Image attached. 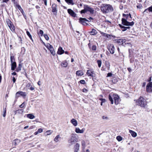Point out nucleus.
Instances as JSON below:
<instances>
[{"mask_svg":"<svg viewBox=\"0 0 152 152\" xmlns=\"http://www.w3.org/2000/svg\"><path fill=\"white\" fill-rule=\"evenodd\" d=\"M119 26L120 27V28H122L123 29H122V31H126V30H127V29L126 28H124V27H126L123 26H122L120 24H119Z\"/></svg>","mask_w":152,"mask_h":152,"instance_id":"nucleus-33","label":"nucleus"},{"mask_svg":"<svg viewBox=\"0 0 152 152\" xmlns=\"http://www.w3.org/2000/svg\"><path fill=\"white\" fill-rule=\"evenodd\" d=\"M86 22H89V21L84 18H80L79 19V22L83 25H86L88 24Z\"/></svg>","mask_w":152,"mask_h":152,"instance_id":"nucleus-8","label":"nucleus"},{"mask_svg":"<svg viewBox=\"0 0 152 152\" xmlns=\"http://www.w3.org/2000/svg\"><path fill=\"white\" fill-rule=\"evenodd\" d=\"M106 69H104L103 68H102V70H104V71H106V70H108L110 69V65L109 64V63L108 62H106Z\"/></svg>","mask_w":152,"mask_h":152,"instance_id":"nucleus-16","label":"nucleus"},{"mask_svg":"<svg viewBox=\"0 0 152 152\" xmlns=\"http://www.w3.org/2000/svg\"><path fill=\"white\" fill-rule=\"evenodd\" d=\"M80 82L81 84H84L85 83V81L84 80H81L80 81Z\"/></svg>","mask_w":152,"mask_h":152,"instance_id":"nucleus-46","label":"nucleus"},{"mask_svg":"<svg viewBox=\"0 0 152 152\" xmlns=\"http://www.w3.org/2000/svg\"><path fill=\"white\" fill-rule=\"evenodd\" d=\"M39 33L41 36H42L43 34V31L42 30H40L39 31Z\"/></svg>","mask_w":152,"mask_h":152,"instance_id":"nucleus-50","label":"nucleus"},{"mask_svg":"<svg viewBox=\"0 0 152 152\" xmlns=\"http://www.w3.org/2000/svg\"><path fill=\"white\" fill-rule=\"evenodd\" d=\"M68 12V13L70 14L71 16L73 17H75L76 16V14L75 13V12L71 9H69L67 10Z\"/></svg>","mask_w":152,"mask_h":152,"instance_id":"nucleus-14","label":"nucleus"},{"mask_svg":"<svg viewBox=\"0 0 152 152\" xmlns=\"http://www.w3.org/2000/svg\"><path fill=\"white\" fill-rule=\"evenodd\" d=\"M44 1V4H45V5L46 6L47 5V0H45V1Z\"/></svg>","mask_w":152,"mask_h":152,"instance_id":"nucleus-58","label":"nucleus"},{"mask_svg":"<svg viewBox=\"0 0 152 152\" xmlns=\"http://www.w3.org/2000/svg\"><path fill=\"white\" fill-rule=\"evenodd\" d=\"M47 47L48 48V49L50 50L51 49H52L53 48L52 46L50 44H48L47 45Z\"/></svg>","mask_w":152,"mask_h":152,"instance_id":"nucleus-42","label":"nucleus"},{"mask_svg":"<svg viewBox=\"0 0 152 152\" xmlns=\"http://www.w3.org/2000/svg\"><path fill=\"white\" fill-rule=\"evenodd\" d=\"M116 139L118 141H120L122 140V138L120 136H118Z\"/></svg>","mask_w":152,"mask_h":152,"instance_id":"nucleus-39","label":"nucleus"},{"mask_svg":"<svg viewBox=\"0 0 152 152\" xmlns=\"http://www.w3.org/2000/svg\"><path fill=\"white\" fill-rule=\"evenodd\" d=\"M76 75L78 76H82L83 75V72L81 70L77 71L76 72Z\"/></svg>","mask_w":152,"mask_h":152,"instance_id":"nucleus-23","label":"nucleus"},{"mask_svg":"<svg viewBox=\"0 0 152 152\" xmlns=\"http://www.w3.org/2000/svg\"><path fill=\"white\" fill-rule=\"evenodd\" d=\"M100 9L103 13L111 12L113 10V8L111 5L107 4H102L101 6Z\"/></svg>","mask_w":152,"mask_h":152,"instance_id":"nucleus-1","label":"nucleus"},{"mask_svg":"<svg viewBox=\"0 0 152 152\" xmlns=\"http://www.w3.org/2000/svg\"><path fill=\"white\" fill-rule=\"evenodd\" d=\"M21 142V140L18 139H16L14 140L13 141V143L14 145L15 146H16L17 145V142L20 143Z\"/></svg>","mask_w":152,"mask_h":152,"instance_id":"nucleus-25","label":"nucleus"},{"mask_svg":"<svg viewBox=\"0 0 152 152\" xmlns=\"http://www.w3.org/2000/svg\"><path fill=\"white\" fill-rule=\"evenodd\" d=\"M99 99L101 101V105H102V103H104L105 102L106 100L105 99H102L101 98H99Z\"/></svg>","mask_w":152,"mask_h":152,"instance_id":"nucleus-34","label":"nucleus"},{"mask_svg":"<svg viewBox=\"0 0 152 152\" xmlns=\"http://www.w3.org/2000/svg\"><path fill=\"white\" fill-rule=\"evenodd\" d=\"M136 104L141 107H145L147 104L145 100L142 97H140L136 102Z\"/></svg>","mask_w":152,"mask_h":152,"instance_id":"nucleus-4","label":"nucleus"},{"mask_svg":"<svg viewBox=\"0 0 152 152\" xmlns=\"http://www.w3.org/2000/svg\"><path fill=\"white\" fill-rule=\"evenodd\" d=\"M108 49L111 54H113L115 52V48L113 45L110 44L108 46Z\"/></svg>","mask_w":152,"mask_h":152,"instance_id":"nucleus-7","label":"nucleus"},{"mask_svg":"<svg viewBox=\"0 0 152 152\" xmlns=\"http://www.w3.org/2000/svg\"><path fill=\"white\" fill-rule=\"evenodd\" d=\"M11 63V69L14 70L15 69L16 66V63L15 62H14Z\"/></svg>","mask_w":152,"mask_h":152,"instance_id":"nucleus-21","label":"nucleus"},{"mask_svg":"<svg viewBox=\"0 0 152 152\" xmlns=\"http://www.w3.org/2000/svg\"><path fill=\"white\" fill-rule=\"evenodd\" d=\"M88 12H89L91 13H93L94 10L87 5H84V9L80 11V13L81 14L84 13Z\"/></svg>","mask_w":152,"mask_h":152,"instance_id":"nucleus-5","label":"nucleus"},{"mask_svg":"<svg viewBox=\"0 0 152 152\" xmlns=\"http://www.w3.org/2000/svg\"><path fill=\"white\" fill-rule=\"evenodd\" d=\"M9 27L11 31H14L15 30L14 26L12 24L10 26H9Z\"/></svg>","mask_w":152,"mask_h":152,"instance_id":"nucleus-32","label":"nucleus"},{"mask_svg":"<svg viewBox=\"0 0 152 152\" xmlns=\"http://www.w3.org/2000/svg\"><path fill=\"white\" fill-rule=\"evenodd\" d=\"M123 6H122V5H120V8L121 9V10H122L123 9Z\"/></svg>","mask_w":152,"mask_h":152,"instance_id":"nucleus-62","label":"nucleus"},{"mask_svg":"<svg viewBox=\"0 0 152 152\" xmlns=\"http://www.w3.org/2000/svg\"><path fill=\"white\" fill-rule=\"evenodd\" d=\"M123 16L126 18V19L122 18L121 20L122 23L123 25L126 26H132L134 24V22H129L127 20L128 19L129 15L124 14H123Z\"/></svg>","mask_w":152,"mask_h":152,"instance_id":"nucleus-3","label":"nucleus"},{"mask_svg":"<svg viewBox=\"0 0 152 152\" xmlns=\"http://www.w3.org/2000/svg\"><path fill=\"white\" fill-rule=\"evenodd\" d=\"M101 3V2H100V1H97V4H96V5L97 4L98 6L99 7H100L102 5H100Z\"/></svg>","mask_w":152,"mask_h":152,"instance_id":"nucleus-48","label":"nucleus"},{"mask_svg":"<svg viewBox=\"0 0 152 152\" xmlns=\"http://www.w3.org/2000/svg\"><path fill=\"white\" fill-rule=\"evenodd\" d=\"M4 111H3V116L4 117H5L6 116V108L3 109Z\"/></svg>","mask_w":152,"mask_h":152,"instance_id":"nucleus-41","label":"nucleus"},{"mask_svg":"<svg viewBox=\"0 0 152 152\" xmlns=\"http://www.w3.org/2000/svg\"><path fill=\"white\" fill-rule=\"evenodd\" d=\"M81 143L83 151H84V149L86 145L85 142L84 140H83L81 141Z\"/></svg>","mask_w":152,"mask_h":152,"instance_id":"nucleus-26","label":"nucleus"},{"mask_svg":"<svg viewBox=\"0 0 152 152\" xmlns=\"http://www.w3.org/2000/svg\"><path fill=\"white\" fill-rule=\"evenodd\" d=\"M71 123L75 126H76L77 125V121L75 119H72L70 121Z\"/></svg>","mask_w":152,"mask_h":152,"instance_id":"nucleus-19","label":"nucleus"},{"mask_svg":"<svg viewBox=\"0 0 152 152\" xmlns=\"http://www.w3.org/2000/svg\"><path fill=\"white\" fill-rule=\"evenodd\" d=\"M113 98L114 100L115 104L117 105L121 101V100L119 96L117 94L109 95V99L111 103L112 104H113Z\"/></svg>","mask_w":152,"mask_h":152,"instance_id":"nucleus-2","label":"nucleus"},{"mask_svg":"<svg viewBox=\"0 0 152 152\" xmlns=\"http://www.w3.org/2000/svg\"><path fill=\"white\" fill-rule=\"evenodd\" d=\"M102 118L103 119H108V117H107V116H102Z\"/></svg>","mask_w":152,"mask_h":152,"instance_id":"nucleus-53","label":"nucleus"},{"mask_svg":"<svg viewBox=\"0 0 152 152\" xmlns=\"http://www.w3.org/2000/svg\"><path fill=\"white\" fill-rule=\"evenodd\" d=\"M12 75H16V73L15 72H14L12 73Z\"/></svg>","mask_w":152,"mask_h":152,"instance_id":"nucleus-59","label":"nucleus"},{"mask_svg":"<svg viewBox=\"0 0 152 152\" xmlns=\"http://www.w3.org/2000/svg\"><path fill=\"white\" fill-rule=\"evenodd\" d=\"M26 87L31 91H33L34 90V88L32 86L30 83H27L26 85Z\"/></svg>","mask_w":152,"mask_h":152,"instance_id":"nucleus-15","label":"nucleus"},{"mask_svg":"<svg viewBox=\"0 0 152 152\" xmlns=\"http://www.w3.org/2000/svg\"><path fill=\"white\" fill-rule=\"evenodd\" d=\"M3 0V2H5V3H7L9 1V0Z\"/></svg>","mask_w":152,"mask_h":152,"instance_id":"nucleus-56","label":"nucleus"},{"mask_svg":"<svg viewBox=\"0 0 152 152\" xmlns=\"http://www.w3.org/2000/svg\"><path fill=\"white\" fill-rule=\"evenodd\" d=\"M106 36L107 38H109L110 37V35L109 34H106Z\"/></svg>","mask_w":152,"mask_h":152,"instance_id":"nucleus-60","label":"nucleus"},{"mask_svg":"<svg viewBox=\"0 0 152 152\" xmlns=\"http://www.w3.org/2000/svg\"><path fill=\"white\" fill-rule=\"evenodd\" d=\"M123 42H121V43H122V44H123L124 43L125 41H126V40L125 39H123Z\"/></svg>","mask_w":152,"mask_h":152,"instance_id":"nucleus-63","label":"nucleus"},{"mask_svg":"<svg viewBox=\"0 0 152 152\" xmlns=\"http://www.w3.org/2000/svg\"><path fill=\"white\" fill-rule=\"evenodd\" d=\"M22 65L21 64H19L18 67L16 69V71L18 72L21 70Z\"/></svg>","mask_w":152,"mask_h":152,"instance_id":"nucleus-29","label":"nucleus"},{"mask_svg":"<svg viewBox=\"0 0 152 152\" xmlns=\"http://www.w3.org/2000/svg\"><path fill=\"white\" fill-rule=\"evenodd\" d=\"M130 27L129 26L128 27H124V28H126V29H130Z\"/></svg>","mask_w":152,"mask_h":152,"instance_id":"nucleus-57","label":"nucleus"},{"mask_svg":"<svg viewBox=\"0 0 152 152\" xmlns=\"http://www.w3.org/2000/svg\"><path fill=\"white\" fill-rule=\"evenodd\" d=\"M27 118H29L30 119H33L35 118L34 115H33L32 114H29L26 115Z\"/></svg>","mask_w":152,"mask_h":152,"instance_id":"nucleus-22","label":"nucleus"},{"mask_svg":"<svg viewBox=\"0 0 152 152\" xmlns=\"http://www.w3.org/2000/svg\"><path fill=\"white\" fill-rule=\"evenodd\" d=\"M76 135L75 134H71V137L69 138L68 141L69 145H73L77 142V139L76 137Z\"/></svg>","mask_w":152,"mask_h":152,"instance_id":"nucleus-6","label":"nucleus"},{"mask_svg":"<svg viewBox=\"0 0 152 152\" xmlns=\"http://www.w3.org/2000/svg\"><path fill=\"white\" fill-rule=\"evenodd\" d=\"M85 130V129L83 128L80 129L79 128L76 127L75 129V132L77 133H83Z\"/></svg>","mask_w":152,"mask_h":152,"instance_id":"nucleus-12","label":"nucleus"},{"mask_svg":"<svg viewBox=\"0 0 152 152\" xmlns=\"http://www.w3.org/2000/svg\"><path fill=\"white\" fill-rule=\"evenodd\" d=\"M43 129L42 128L39 129L38 130L37 132L38 133H41L43 132Z\"/></svg>","mask_w":152,"mask_h":152,"instance_id":"nucleus-45","label":"nucleus"},{"mask_svg":"<svg viewBox=\"0 0 152 152\" xmlns=\"http://www.w3.org/2000/svg\"><path fill=\"white\" fill-rule=\"evenodd\" d=\"M86 74L88 76L93 77L94 75V72L92 69L88 70H87Z\"/></svg>","mask_w":152,"mask_h":152,"instance_id":"nucleus-11","label":"nucleus"},{"mask_svg":"<svg viewBox=\"0 0 152 152\" xmlns=\"http://www.w3.org/2000/svg\"><path fill=\"white\" fill-rule=\"evenodd\" d=\"M26 34H27L28 35V36L30 38V39L32 41H33V40L32 39V36H31V34H30L29 32L28 31H26Z\"/></svg>","mask_w":152,"mask_h":152,"instance_id":"nucleus-35","label":"nucleus"},{"mask_svg":"<svg viewBox=\"0 0 152 152\" xmlns=\"http://www.w3.org/2000/svg\"><path fill=\"white\" fill-rule=\"evenodd\" d=\"M17 7L18 9H19V10H20L21 12L22 13L23 15V12H24L23 11V9L21 7V6L20 5H17Z\"/></svg>","mask_w":152,"mask_h":152,"instance_id":"nucleus-31","label":"nucleus"},{"mask_svg":"<svg viewBox=\"0 0 152 152\" xmlns=\"http://www.w3.org/2000/svg\"><path fill=\"white\" fill-rule=\"evenodd\" d=\"M90 34L91 35H94L95 34V30L93 28L92 31L90 32Z\"/></svg>","mask_w":152,"mask_h":152,"instance_id":"nucleus-38","label":"nucleus"},{"mask_svg":"<svg viewBox=\"0 0 152 152\" xmlns=\"http://www.w3.org/2000/svg\"><path fill=\"white\" fill-rule=\"evenodd\" d=\"M67 65V61H63L61 64V66L64 67H66Z\"/></svg>","mask_w":152,"mask_h":152,"instance_id":"nucleus-27","label":"nucleus"},{"mask_svg":"<svg viewBox=\"0 0 152 152\" xmlns=\"http://www.w3.org/2000/svg\"><path fill=\"white\" fill-rule=\"evenodd\" d=\"M60 138L59 135H58L56 136L54 139V140L56 142H57L59 141V138Z\"/></svg>","mask_w":152,"mask_h":152,"instance_id":"nucleus-30","label":"nucleus"},{"mask_svg":"<svg viewBox=\"0 0 152 152\" xmlns=\"http://www.w3.org/2000/svg\"><path fill=\"white\" fill-rule=\"evenodd\" d=\"M97 63L98 64L99 67H101L102 64V61L101 60H98L97 61Z\"/></svg>","mask_w":152,"mask_h":152,"instance_id":"nucleus-37","label":"nucleus"},{"mask_svg":"<svg viewBox=\"0 0 152 152\" xmlns=\"http://www.w3.org/2000/svg\"><path fill=\"white\" fill-rule=\"evenodd\" d=\"M53 131L50 130H48L46 132L47 133V135H49L53 133Z\"/></svg>","mask_w":152,"mask_h":152,"instance_id":"nucleus-36","label":"nucleus"},{"mask_svg":"<svg viewBox=\"0 0 152 152\" xmlns=\"http://www.w3.org/2000/svg\"><path fill=\"white\" fill-rule=\"evenodd\" d=\"M65 1L68 4H74V3L73 0H65Z\"/></svg>","mask_w":152,"mask_h":152,"instance_id":"nucleus-28","label":"nucleus"},{"mask_svg":"<svg viewBox=\"0 0 152 152\" xmlns=\"http://www.w3.org/2000/svg\"><path fill=\"white\" fill-rule=\"evenodd\" d=\"M129 133L131 134L132 136L133 137H135L137 136V133L134 132V131L131 130H129Z\"/></svg>","mask_w":152,"mask_h":152,"instance_id":"nucleus-24","label":"nucleus"},{"mask_svg":"<svg viewBox=\"0 0 152 152\" xmlns=\"http://www.w3.org/2000/svg\"><path fill=\"white\" fill-rule=\"evenodd\" d=\"M44 36L46 40H48L49 39V37L47 34H44Z\"/></svg>","mask_w":152,"mask_h":152,"instance_id":"nucleus-43","label":"nucleus"},{"mask_svg":"<svg viewBox=\"0 0 152 152\" xmlns=\"http://www.w3.org/2000/svg\"><path fill=\"white\" fill-rule=\"evenodd\" d=\"M52 11L53 12L56 13L57 10H56V5L55 4H53L52 6Z\"/></svg>","mask_w":152,"mask_h":152,"instance_id":"nucleus-18","label":"nucleus"},{"mask_svg":"<svg viewBox=\"0 0 152 152\" xmlns=\"http://www.w3.org/2000/svg\"><path fill=\"white\" fill-rule=\"evenodd\" d=\"M25 106L24 102H23L22 104L20 106V107L21 108H22L24 107Z\"/></svg>","mask_w":152,"mask_h":152,"instance_id":"nucleus-49","label":"nucleus"},{"mask_svg":"<svg viewBox=\"0 0 152 152\" xmlns=\"http://www.w3.org/2000/svg\"><path fill=\"white\" fill-rule=\"evenodd\" d=\"M14 60V56H10V61L11 63L14 62L13 60Z\"/></svg>","mask_w":152,"mask_h":152,"instance_id":"nucleus-44","label":"nucleus"},{"mask_svg":"<svg viewBox=\"0 0 152 152\" xmlns=\"http://www.w3.org/2000/svg\"><path fill=\"white\" fill-rule=\"evenodd\" d=\"M128 70L129 71V72H131V68H128Z\"/></svg>","mask_w":152,"mask_h":152,"instance_id":"nucleus-64","label":"nucleus"},{"mask_svg":"<svg viewBox=\"0 0 152 152\" xmlns=\"http://www.w3.org/2000/svg\"><path fill=\"white\" fill-rule=\"evenodd\" d=\"M112 75V74L111 73H108L107 74V77H110Z\"/></svg>","mask_w":152,"mask_h":152,"instance_id":"nucleus-51","label":"nucleus"},{"mask_svg":"<svg viewBox=\"0 0 152 152\" xmlns=\"http://www.w3.org/2000/svg\"><path fill=\"white\" fill-rule=\"evenodd\" d=\"M50 53L53 56H54L55 55V52L54 50L50 52Z\"/></svg>","mask_w":152,"mask_h":152,"instance_id":"nucleus-52","label":"nucleus"},{"mask_svg":"<svg viewBox=\"0 0 152 152\" xmlns=\"http://www.w3.org/2000/svg\"><path fill=\"white\" fill-rule=\"evenodd\" d=\"M80 145L78 143H76L74 146V152H77L79 150Z\"/></svg>","mask_w":152,"mask_h":152,"instance_id":"nucleus-17","label":"nucleus"},{"mask_svg":"<svg viewBox=\"0 0 152 152\" xmlns=\"http://www.w3.org/2000/svg\"><path fill=\"white\" fill-rule=\"evenodd\" d=\"M148 11L149 12H152V6H151L146 9L143 12V13L145 14V12L148 13Z\"/></svg>","mask_w":152,"mask_h":152,"instance_id":"nucleus-20","label":"nucleus"},{"mask_svg":"<svg viewBox=\"0 0 152 152\" xmlns=\"http://www.w3.org/2000/svg\"><path fill=\"white\" fill-rule=\"evenodd\" d=\"M92 49L93 50H95V46H93Z\"/></svg>","mask_w":152,"mask_h":152,"instance_id":"nucleus-61","label":"nucleus"},{"mask_svg":"<svg viewBox=\"0 0 152 152\" xmlns=\"http://www.w3.org/2000/svg\"><path fill=\"white\" fill-rule=\"evenodd\" d=\"M12 81L14 83H15L16 81V79L14 77H13Z\"/></svg>","mask_w":152,"mask_h":152,"instance_id":"nucleus-55","label":"nucleus"},{"mask_svg":"<svg viewBox=\"0 0 152 152\" xmlns=\"http://www.w3.org/2000/svg\"><path fill=\"white\" fill-rule=\"evenodd\" d=\"M146 90L148 92L152 91V82H149L146 86Z\"/></svg>","mask_w":152,"mask_h":152,"instance_id":"nucleus-10","label":"nucleus"},{"mask_svg":"<svg viewBox=\"0 0 152 152\" xmlns=\"http://www.w3.org/2000/svg\"><path fill=\"white\" fill-rule=\"evenodd\" d=\"M123 39H120L117 40V42L118 43H121V42H123Z\"/></svg>","mask_w":152,"mask_h":152,"instance_id":"nucleus-47","label":"nucleus"},{"mask_svg":"<svg viewBox=\"0 0 152 152\" xmlns=\"http://www.w3.org/2000/svg\"><path fill=\"white\" fill-rule=\"evenodd\" d=\"M83 91L84 92L86 93L87 91V90L86 88H84L83 90Z\"/></svg>","mask_w":152,"mask_h":152,"instance_id":"nucleus-54","label":"nucleus"},{"mask_svg":"<svg viewBox=\"0 0 152 152\" xmlns=\"http://www.w3.org/2000/svg\"><path fill=\"white\" fill-rule=\"evenodd\" d=\"M64 53V51L63 49L62 48L60 47L58 49L57 53L58 54L61 55Z\"/></svg>","mask_w":152,"mask_h":152,"instance_id":"nucleus-13","label":"nucleus"},{"mask_svg":"<svg viewBox=\"0 0 152 152\" xmlns=\"http://www.w3.org/2000/svg\"><path fill=\"white\" fill-rule=\"evenodd\" d=\"M7 23L8 26H10L12 24L11 22L9 20H7Z\"/></svg>","mask_w":152,"mask_h":152,"instance_id":"nucleus-40","label":"nucleus"},{"mask_svg":"<svg viewBox=\"0 0 152 152\" xmlns=\"http://www.w3.org/2000/svg\"><path fill=\"white\" fill-rule=\"evenodd\" d=\"M20 95L23 96L24 98H25L26 96V93L25 92L20 91L16 93V96L19 97Z\"/></svg>","mask_w":152,"mask_h":152,"instance_id":"nucleus-9","label":"nucleus"}]
</instances>
